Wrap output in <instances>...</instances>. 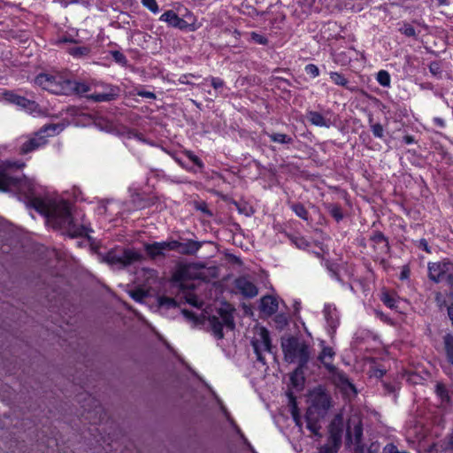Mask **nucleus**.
I'll return each instance as SVG.
<instances>
[{"label":"nucleus","instance_id":"f257e3e1","mask_svg":"<svg viewBox=\"0 0 453 453\" xmlns=\"http://www.w3.org/2000/svg\"><path fill=\"white\" fill-rule=\"evenodd\" d=\"M24 163L3 161L0 163V191L16 192L42 217L47 227L57 229V203L46 188L34 180L21 177L19 170Z\"/></svg>","mask_w":453,"mask_h":453},{"label":"nucleus","instance_id":"f03ea898","mask_svg":"<svg viewBox=\"0 0 453 453\" xmlns=\"http://www.w3.org/2000/svg\"><path fill=\"white\" fill-rule=\"evenodd\" d=\"M58 232L69 238H86L87 242L90 241L89 233L93 232L83 212L73 207L65 193L58 196Z\"/></svg>","mask_w":453,"mask_h":453},{"label":"nucleus","instance_id":"7ed1b4c3","mask_svg":"<svg viewBox=\"0 0 453 453\" xmlns=\"http://www.w3.org/2000/svg\"><path fill=\"white\" fill-rule=\"evenodd\" d=\"M84 96L94 102H110L119 95V88L102 81H90L80 85L73 84Z\"/></svg>","mask_w":453,"mask_h":453},{"label":"nucleus","instance_id":"20e7f679","mask_svg":"<svg viewBox=\"0 0 453 453\" xmlns=\"http://www.w3.org/2000/svg\"><path fill=\"white\" fill-rule=\"evenodd\" d=\"M285 359L289 363H297L300 367L304 366L310 358V345L298 337H288L281 342Z\"/></svg>","mask_w":453,"mask_h":453},{"label":"nucleus","instance_id":"39448f33","mask_svg":"<svg viewBox=\"0 0 453 453\" xmlns=\"http://www.w3.org/2000/svg\"><path fill=\"white\" fill-rule=\"evenodd\" d=\"M188 275V268L187 266L178 268L173 274L174 280L180 284L179 295L190 305L202 309L204 305L203 300L198 296L195 283L187 280Z\"/></svg>","mask_w":453,"mask_h":453},{"label":"nucleus","instance_id":"423d86ee","mask_svg":"<svg viewBox=\"0 0 453 453\" xmlns=\"http://www.w3.org/2000/svg\"><path fill=\"white\" fill-rule=\"evenodd\" d=\"M56 130L55 124L44 125L34 136L19 139V152L27 154L40 149L47 142V137L52 135Z\"/></svg>","mask_w":453,"mask_h":453},{"label":"nucleus","instance_id":"0eeeda50","mask_svg":"<svg viewBox=\"0 0 453 453\" xmlns=\"http://www.w3.org/2000/svg\"><path fill=\"white\" fill-rule=\"evenodd\" d=\"M184 17L187 19L180 18L173 11H166L160 16L159 20L182 31L194 32L201 27L190 12H187Z\"/></svg>","mask_w":453,"mask_h":453},{"label":"nucleus","instance_id":"6e6552de","mask_svg":"<svg viewBox=\"0 0 453 453\" xmlns=\"http://www.w3.org/2000/svg\"><path fill=\"white\" fill-rule=\"evenodd\" d=\"M209 323L213 335L218 339L223 338L224 328L233 330L234 327L232 310L229 307L221 309L219 311V317L212 316L209 318Z\"/></svg>","mask_w":453,"mask_h":453},{"label":"nucleus","instance_id":"1a4fd4ad","mask_svg":"<svg viewBox=\"0 0 453 453\" xmlns=\"http://www.w3.org/2000/svg\"><path fill=\"white\" fill-rule=\"evenodd\" d=\"M429 279L434 282H446L453 285V265L441 261L428 264Z\"/></svg>","mask_w":453,"mask_h":453},{"label":"nucleus","instance_id":"9d476101","mask_svg":"<svg viewBox=\"0 0 453 453\" xmlns=\"http://www.w3.org/2000/svg\"><path fill=\"white\" fill-rule=\"evenodd\" d=\"M141 257L139 252L132 249H115L110 250L106 257V262L113 265L126 266Z\"/></svg>","mask_w":453,"mask_h":453},{"label":"nucleus","instance_id":"9b49d317","mask_svg":"<svg viewBox=\"0 0 453 453\" xmlns=\"http://www.w3.org/2000/svg\"><path fill=\"white\" fill-rule=\"evenodd\" d=\"M257 359L265 364L264 354L271 352L269 332L265 327H257L251 341Z\"/></svg>","mask_w":453,"mask_h":453},{"label":"nucleus","instance_id":"f8f14e48","mask_svg":"<svg viewBox=\"0 0 453 453\" xmlns=\"http://www.w3.org/2000/svg\"><path fill=\"white\" fill-rule=\"evenodd\" d=\"M154 198L148 201L143 200L139 194L133 196L132 201L127 203H109V210L115 208L119 209L118 212L121 217L129 214L131 211L135 210H141L145 207L150 206L153 203Z\"/></svg>","mask_w":453,"mask_h":453},{"label":"nucleus","instance_id":"ddd939ff","mask_svg":"<svg viewBox=\"0 0 453 453\" xmlns=\"http://www.w3.org/2000/svg\"><path fill=\"white\" fill-rule=\"evenodd\" d=\"M4 98L6 101L20 107L27 112L33 114L34 116L45 115L44 111L39 107V105L35 101L28 100L24 96H19L12 92H6L4 93Z\"/></svg>","mask_w":453,"mask_h":453},{"label":"nucleus","instance_id":"4468645a","mask_svg":"<svg viewBox=\"0 0 453 453\" xmlns=\"http://www.w3.org/2000/svg\"><path fill=\"white\" fill-rule=\"evenodd\" d=\"M307 120L313 126L329 128L335 125L336 118L333 111L327 110L323 113L316 111L306 112Z\"/></svg>","mask_w":453,"mask_h":453},{"label":"nucleus","instance_id":"2eb2a0df","mask_svg":"<svg viewBox=\"0 0 453 453\" xmlns=\"http://www.w3.org/2000/svg\"><path fill=\"white\" fill-rule=\"evenodd\" d=\"M202 244L203 242L193 240H186L184 242L172 240L170 241V249L182 255H195L201 249Z\"/></svg>","mask_w":453,"mask_h":453},{"label":"nucleus","instance_id":"dca6fc26","mask_svg":"<svg viewBox=\"0 0 453 453\" xmlns=\"http://www.w3.org/2000/svg\"><path fill=\"white\" fill-rule=\"evenodd\" d=\"M35 84L51 94L56 93L57 79L53 73H42L38 74L35 79Z\"/></svg>","mask_w":453,"mask_h":453},{"label":"nucleus","instance_id":"f3484780","mask_svg":"<svg viewBox=\"0 0 453 453\" xmlns=\"http://www.w3.org/2000/svg\"><path fill=\"white\" fill-rule=\"evenodd\" d=\"M363 435L362 423L358 418L349 420L347 426V437L351 443L358 444Z\"/></svg>","mask_w":453,"mask_h":453},{"label":"nucleus","instance_id":"a211bd4d","mask_svg":"<svg viewBox=\"0 0 453 453\" xmlns=\"http://www.w3.org/2000/svg\"><path fill=\"white\" fill-rule=\"evenodd\" d=\"M323 312L326 324L330 328L329 334H332L334 333L340 323L339 312L336 307L330 303L325 305Z\"/></svg>","mask_w":453,"mask_h":453},{"label":"nucleus","instance_id":"6ab92c4d","mask_svg":"<svg viewBox=\"0 0 453 453\" xmlns=\"http://www.w3.org/2000/svg\"><path fill=\"white\" fill-rule=\"evenodd\" d=\"M145 250L152 258L165 256L166 251L172 250V249H170V241L155 242L153 243L145 244Z\"/></svg>","mask_w":453,"mask_h":453},{"label":"nucleus","instance_id":"aec40b11","mask_svg":"<svg viewBox=\"0 0 453 453\" xmlns=\"http://www.w3.org/2000/svg\"><path fill=\"white\" fill-rule=\"evenodd\" d=\"M235 287L237 290L246 297H254L257 295V288L249 279L241 277L236 280Z\"/></svg>","mask_w":453,"mask_h":453},{"label":"nucleus","instance_id":"412c9836","mask_svg":"<svg viewBox=\"0 0 453 453\" xmlns=\"http://www.w3.org/2000/svg\"><path fill=\"white\" fill-rule=\"evenodd\" d=\"M260 310L266 315H272L278 310V301L274 296H265L260 301Z\"/></svg>","mask_w":453,"mask_h":453},{"label":"nucleus","instance_id":"4be33fe9","mask_svg":"<svg viewBox=\"0 0 453 453\" xmlns=\"http://www.w3.org/2000/svg\"><path fill=\"white\" fill-rule=\"evenodd\" d=\"M311 400L313 404L324 411L327 410L330 406V401L328 395L321 389L315 390L311 394Z\"/></svg>","mask_w":453,"mask_h":453},{"label":"nucleus","instance_id":"5701e85b","mask_svg":"<svg viewBox=\"0 0 453 453\" xmlns=\"http://www.w3.org/2000/svg\"><path fill=\"white\" fill-rule=\"evenodd\" d=\"M84 81H75L71 80H66L62 82L58 81V94H64V95H69L72 93H76L81 96H84L85 94H82L80 92L77 88L73 87V84L80 85L82 84Z\"/></svg>","mask_w":453,"mask_h":453},{"label":"nucleus","instance_id":"b1692460","mask_svg":"<svg viewBox=\"0 0 453 453\" xmlns=\"http://www.w3.org/2000/svg\"><path fill=\"white\" fill-rule=\"evenodd\" d=\"M334 356V352L332 348L324 347L319 356V359L328 370H332L334 366L332 365L331 362Z\"/></svg>","mask_w":453,"mask_h":453},{"label":"nucleus","instance_id":"393cba45","mask_svg":"<svg viewBox=\"0 0 453 453\" xmlns=\"http://www.w3.org/2000/svg\"><path fill=\"white\" fill-rule=\"evenodd\" d=\"M269 138L271 141L276 143L280 144H288L293 142L292 137H290L288 134H281V133H273L268 134Z\"/></svg>","mask_w":453,"mask_h":453},{"label":"nucleus","instance_id":"a878e982","mask_svg":"<svg viewBox=\"0 0 453 453\" xmlns=\"http://www.w3.org/2000/svg\"><path fill=\"white\" fill-rule=\"evenodd\" d=\"M444 345L448 361L453 365V335L444 336Z\"/></svg>","mask_w":453,"mask_h":453},{"label":"nucleus","instance_id":"bb28decb","mask_svg":"<svg viewBox=\"0 0 453 453\" xmlns=\"http://www.w3.org/2000/svg\"><path fill=\"white\" fill-rule=\"evenodd\" d=\"M66 51L74 58H81L89 53V49L84 46H71Z\"/></svg>","mask_w":453,"mask_h":453},{"label":"nucleus","instance_id":"cd10ccee","mask_svg":"<svg viewBox=\"0 0 453 453\" xmlns=\"http://www.w3.org/2000/svg\"><path fill=\"white\" fill-rule=\"evenodd\" d=\"M376 80H377L378 83L380 86H382L384 88H389L390 87L391 78H390V74L388 73V71L380 70L377 73Z\"/></svg>","mask_w":453,"mask_h":453},{"label":"nucleus","instance_id":"c85d7f7f","mask_svg":"<svg viewBox=\"0 0 453 453\" xmlns=\"http://www.w3.org/2000/svg\"><path fill=\"white\" fill-rule=\"evenodd\" d=\"M329 76L331 81L338 86L345 87L348 84V80L340 73L330 72Z\"/></svg>","mask_w":453,"mask_h":453},{"label":"nucleus","instance_id":"c756f323","mask_svg":"<svg viewBox=\"0 0 453 453\" xmlns=\"http://www.w3.org/2000/svg\"><path fill=\"white\" fill-rule=\"evenodd\" d=\"M291 208L296 216L304 220L308 219V211L303 204L294 203L291 205Z\"/></svg>","mask_w":453,"mask_h":453},{"label":"nucleus","instance_id":"7c9ffc66","mask_svg":"<svg viewBox=\"0 0 453 453\" xmlns=\"http://www.w3.org/2000/svg\"><path fill=\"white\" fill-rule=\"evenodd\" d=\"M381 301L384 303V304L386 306H388L390 309L397 308V305H396L397 301L395 300V297H393L392 296H390L388 293L382 294Z\"/></svg>","mask_w":453,"mask_h":453},{"label":"nucleus","instance_id":"2f4dec72","mask_svg":"<svg viewBox=\"0 0 453 453\" xmlns=\"http://www.w3.org/2000/svg\"><path fill=\"white\" fill-rule=\"evenodd\" d=\"M435 392L442 403L449 401V394L444 385L438 383L436 385Z\"/></svg>","mask_w":453,"mask_h":453},{"label":"nucleus","instance_id":"473e14b6","mask_svg":"<svg viewBox=\"0 0 453 453\" xmlns=\"http://www.w3.org/2000/svg\"><path fill=\"white\" fill-rule=\"evenodd\" d=\"M208 81H211V85L216 90L222 88L224 87V81L221 79L217 78V77H211V78L205 79L203 81V82L202 83V85L204 86Z\"/></svg>","mask_w":453,"mask_h":453},{"label":"nucleus","instance_id":"72a5a7b5","mask_svg":"<svg viewBox=\"0 0 453 453\" xmlns=\"http://www.w3.org/2000/svg\"><path fill=\"white\" fill-rule=\"evenodd\" d=\"M142 5L150 10L153 13H157L159 12L158 5L156 0H141Z\"/></svg>","mask_w":453,"mask_h":453},{"label":"nucleus","instance_id":"f704fd0d","mask_svg":"<svg viewBox=\"0 0 453 453\" xmlns=\"http://www.w3.org/2000/svg\"><path fill=\"white\" fill-rule=\"evenodd\" d=\"M400 32L402 34H403L404 35L408 36V37H414L416 36V31L414 29V27L410 25V24H407V23H404L401 27H400Z\"/></svg>","mask_w":453,"mask_h":453},{"label":"nucleus","instance_id":"c9c22d12","mask_svg":"<svg viewBox=\"0 0 453 453\" xmlns=\"http://www.w3.org/2000/svg\"><path fill=\"white\" fill-rule=\"evenodd\" d=\"M291 414H292V417H293V419H294L296 425L297 426L301 427L302 426L301 418L298 414L296 402L294 399L291 400Z\"/></svg>","mask_w":453,"mask_h":453},{"label":"nucleus","instance_id":"e433bc0d","mask_svg":"<svg viewBox=\"0 0 453 453\" xmlns=\"http://www.w3.org/2000/svg\"><path fill=\"white\" fill-rule=\"evenodd\" d=\"M306 422H307V428L314 434H319V430L320 426L317 424V422H313L311 420L310 418V411L306 415Z\"/></svg>","mask_w":453,"mask_h":453},{"label":"nucleus","instance_id":"4c0bfd02","mask_svg":"<svg viewBox=\"0 0 453 453\" xmlns=\"http://www.w3.org/2000/svg\"><path fill=\"white\" fill-rule=\"evenodd\" d=\"M128 137L142 143H147L151 146L155 145L153 142L147 141L141 133H138L136 131L130 132Z\"/></svg>","mask_w":453,"mask_h":453},{"label":"nucleus","instance_id":"58836bf2","mask_svg":"<svg viewBox=\"0 0 453 453\" xmlns=\"http://www.w3.org/2000/svg\"><path fill=\"white\" fill-rule=\"evenodd\" d=\"M143 275L147 278V284L150 285L157 279V272L153 269H142Z\"/></svg>","mask_w":453,"mask_h":453},{"label":"nucleus","instance_id":"ea45409f","mask_svg":"<svg viewBox=\"0 0 453 453\" xmlns=\"http://www.w3.org/2000/svg\"><path fill=\"white\" fill-rule=\"evenodd\" d=\"M371 130L372 132V134L377 138H383L384 136V129L383 127L379 124H372L371 125Z\"/></svg>","mask_w":453,"mask_h":453},{"label":"nucleus","instance_id":"a19ab883","mask_svg":"<svg viewBox=\"0 0 453 453\" xmlns=\"http://www.w3.org/2000/svg\"><path fill=\"white\" fill-rule=\"evenodd\" d=\"M250 38L254 42H256L257 44H260V45L267 44V39L264 35H262L258 33L251 32Z\"/></svg>","mask_w":453,"mask_h":453},{"label":"nucleus","instance_id":"79ce46f5","mask_svg":"<svg viewBox=\"0 0 453 453\" xmlns=\"http://www.w3.org/2000/svg\"><path fill=\"white\" fill-rule=\"evenodd\" d=\"M305 73L311 78H316L319 75V70L316 65L309 64L305 66Z\"/></svg>","mask_w":453,"mask_h":453},{"label":"nucleus","instance_id":"37998d69","mask_svg":"<svg viewBox=\"0 0 453 453\" xmlns=\"http://www.w3.org/2000/svg\"><path fill=\"white\" fill-rule=\"evenodd\" d=\"M330 214L337 220V221H340L341 219H342L343 218V215H342V210L339 206L337 205H332L330 206Z\"/></svg>","mask_w":453,"mask_h":453},{"label":"nucleus","instance_id":"c03bdc74","mask_svg":"<svg viewBox=\"0 0 453 453\" xmlns=\"http://www.w3.org/2000/svg\"><path fill=\"white\" fill-rule=\"evenodd\" d=\"M111 56L117 63L121 65H125L127 63V58L123 53L120 51L115 50L111 52Z\"/></svg>","mask_w":453,"mask_h":453},{"label":"nucleus","instance_id":"a18cd8bd","mask_svg":"<svg viewBox=\"0 0 453 453\" xmlns=\"http://www.w3.org/2000/svg\"><path fill=\"white\" fill-rule=\"evenodd\" d=\"M429 71L433 75H438L441 73L440 65L437 62L431 63L429 65Z\"/></svg>","mask_w":453,"mask_h":453},{"label":"nucleus","instance_id":"49530a36","mask_svg":"<svg viewBox=\"0 0 453 453\" xmlns=\"http://www.w3.org/2000/svg\"><path fill=\"white\" fill-rule=\"evenodd\" d=\"M418 247L421 248L422 250H424L426 252L431 253V249L428 246L426 240H425V239L419 240Z\"/></svg>","mask_w":453,"mask_h":453},{"label":"nucleus","instance_id":"de8ad7c7","mask_svg":"<svg viewBox=\"0 0 453 453\" xmlns=\"http://www.w3.org/2000/svg\"><path fill=\"white\" fill-rule=\"evenodd\" d=\"M182 313H183V315L186 318H188V319H191L193 321H197L198 320V316L196 314L188 311V310H183Z\"/></svg>","mask_w":453,"mask_h":453},{"label":"nucleus","instance_id":"09e8293b","mask_svg":"<svg viewBox=\"0 0 453 453\" xmlns=\"http://www.w3.org/2000/svg\"><path fill=\"white\" fill-rule=\"evenodd\" d=\"M385 371L380 368H375L371 372V376L375 378H382Z\"/></svg>","mask_w":453,"mask_h":453},{"label":"nucleus","instance_id":"8fccbe9b","mask_svg":"<svg viewBox=\"0 0 453 453\" xmlns=\"http://www.w3.org/2000/svg\"><path fill=\"white\" fill-rule=\"evenodd\" d=\"M190 161L193 162L200 169L203 167L202 160L196 155L190 158Z\"/></svg>","mask_w":453,"mask_h":453},{"label":"nucleus","instance_id":"3c124183","mask_svg":"<svg viewBox=\"0 0 453 453\" xmlns=\"http://www.w3.org/2000/svg\"><path fill=\"white\" fill-rule=\"evenodd\" d=\"M352 0L350 2L346 4V6L348 8L353 9L355 12H360L363 10V6L361 5V3L357 4V6L356 7L354 4H351Z\"/></svg>","mask_w":453,"mask_h":453},{"label":"nucleus","instance_id":"603ef678","mask_svg":"<svg viewBox=\"0 0 453 453\" xmlns=\"http://www.w3.org/2000/svg\"><path fill=\"white\" fill-rule=\"evenodd\" d=\"M323 2L332 10L338 6V0H323Z\"/></svg>","mask_w":453,"mask_h":453},{"label":"nucleus","instance_id":"864d4df0","mask_svg":"<svg viewBox=\"0 0 453 453\" xmlns=\"http://www.w3.org/2000/svg\"><path fill=\"white\" fill-rule=\"evenodd\" d=\"M409 275H410V271L407 267H404L402 272H401V274H400V279L401 280H406L409 278Z\"/></svg>","mask_w":453,"mask_h":453},{"label":"nucleus","instance_id":"5fc2aeb1","mask_svg":"<svg viewBox=\"0 0 453 453\" xmlns=\"http://www.w3.org/2000/svg\"><path fill=\"white\" fill-rule=\"evenodd\" d=\"M139 96H142L143 97L150 98V99H154L156 97L154 93L149 92V91H147V92H140Z\"/></svg>","mask_w":453,"mask_h":453},{"label":"nucleus","instance_id":"6e6d98bb","mask_svg":"<svg viewBox=\"0 0 453 453\" xmlns=\"http://www.w3.org/2000/svg\"><path fill=\"white\" fill-rule=\"evenodd\" d=\"M319 453H334V450L330 446L326 445L320 448Z\"/></svg>","mask_w":453,"mask_h":453},{"label":"nucleus","instance_id":"4d7b16f0","mask_svg":"<svg viewBox=\"0 0 453 453\" xmlns=\"http://www.w3.org/2000/svg\"><path fill=\"white\" fill-rule=\"evenodd\" d=\"M384 386H385V388H387V390L388 392H395V389H396V385L395 384H387V383H384Z\"/></svg>","mask_w":453,"mask_h":453},{"label":"nucleus","instance_id":"13d9d810","mask_svg":"<svg viewBox=\"0 0 453 453\" xmlns=\"http://www.w3.org/2000/svg\"><path fill=\"white\" fill-rule=\"evenodd\" d=\"M403 141L406 144H411L414 142V138L411 135H405Z\"/></svg>","mask_w":453,"mask_h":453},{"label":"nucleus","instance_id":"bf43d9fd","mask_svg":"<svg viewBox=\"0 0 453 453\" xmlns=\"http://www.w3.org/2000/svg\"><path fill=\"white\" fill-rule=\"evenodd\" d=\"M173 158L174 159L175 162H177L180 166H182L183 168H186L185 165L183 164V162L181 161V159L177 156V155H173Z\"/></svg>","mask_w":453,"mask_h":453},{"label":"nucleus","instance_id":"052dcab7","mask_svg":"<svg viewBox=\"0 0 453 453\" xmlns=\"http://www.w3.org/2000/svg\"><path fill=\"white\" fill-rule=\"evenodd\" d=\"M448 314H449V319H451L452 323H453V303H451L449 308H448Z\"/></svg>","mask_w":453,"mask_h":453},{"label":"nucleus","instance_id":"680f3d73","mask_svg":"<svg viewBox=\"0 0 453 453\" xmlns=\"http://www.w3.org/2000/svg\"><path fill=\"white\" fill-rule=\"evenodd\" d=\"M374 238L378 242L385 241L384 235L382 234H380V233L375 234Z\"/></svg>","mask_w":453,"mask_h":453},{"label":"nucleus","instance_id":"e2e57ef3","mask_svg":"<svg viewBox=\"0 0 453 453\" xmlns=\"http://www.w3.org/2000/svg\"><path fill=\"white\" fill-rule=\"evenodd\" d=\"M434 122L440 127H444V120L440 118H435Z\"/></svg>","mask_w":453,"mask_h":453},{"label":"nucleus","instance_id":"0e129e2a","mask_svg":"<svg viewBox=\"0 0 453 453\" xmlns=\"http://www.w3.org/2000/svg\"><path fill=\"white\" fill-rule=\"evenodd\" d=\"M449 449L451 451V453H453V434L449 440Z\"/></svg>","mask_w":453,"mask_h":453},{"label":"nucleus","instance_id":"69168bd1","mask_svg":"<svg viewBox=\"0 0 453 453\" xmlns=\"http://www.w3.org/2000/svg\"><path fill=\"white\" fill-rule=\"evenodd\" d=\"M161 150H162L164 152H165L166 154H168L169 156H171L172 157H173V155H176L174 152L170 151V150H166V149H165V148H164V147H161Z\"/></svg>","mask_w":453,"mask_h":453},{"label":"nucleus","instance_id":"338daca9","mask_svg":"<svg viewBox=\"0 0 453 453\" xmlns=\"http://www.w3.org/2000/svg\"><path fill=\"white\" fill-rule=\"evenodd\" d=\"M185 155H186V156H187V157L190 160V158H191L192 157H194V155H195V154H194L192 151H190V150H186V151H185Z\"/></svg>","mask_w":453,"mask_h":453},{"label":"nucleus","instance_id":"774afa93","mask_svg":"<svg viewBox=\"0 0 453 453\" xmlns=\"http://www.w3.org/2000/svg\"><path fill=\"white\" fill-rule=\"evenodd\" d=\"M187 78H188V76H186V75H185V76H183V77L181 78V81H181L182 83H187V84H188V83H189V81H186V79H187Z\"/></svg>","mask_w":453,"mask_h":453}]
</instances>
